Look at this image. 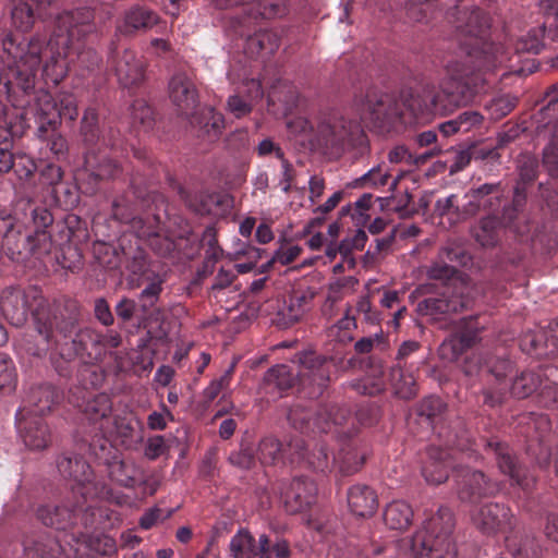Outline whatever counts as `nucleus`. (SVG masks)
Instances as JSON below:
<instances>
[{
	"label": "nucleus",
	"mask_w": 558,
	"mask_h": 558,
	"mask_svg": "<svg viewBox=\"0 0 558 558\" xmlns=\"http://www.w3.org/2000/svg\"><path fill=\"white\" fill-rule=\"evenodd\" d=\"M447 19L460 40L459 56L446 65L448 77L439 88L426 84L418 89H403L399 98L390 94L367 95L364 109L377 132L389 133L435 113L447 116L485 90L486 73L508 66L509 52L488 39L490 17L485 11L454 4Z\"/></svg>",
	"instance_id": "obj_1"
},
{
	"label": "nucleus",
	"mask_w": 558,
	"mask_h": 558,
	"mask_svg": "<svg viewBox=\"0 0 558 558\" xmlns=\"http://www.w3.org/2000/svg\"><path fill=\"white\" fill-rule=\"evenodd\" d=\"M80 320L81 306L71 299L63 300L52 310L38 311L36 330L46 344L27 342L26 352L35 357H43L50 351V363L62 377L71 375L78 356L86 355L92 361H104L98 330L78 329Z\"/></svg>",
	"instance_id": "obj_2"
},
{
	"label": "nucleus",
	"mask_w": 558,
	"mask_h": 558,
	"mask_svg": "<svg viewBox=\"0 0 558 558\" xmlns=\"http://www.w3.org/2000/svg\"><path fill=\"white\" fill-rule=\"evenodd\" d=\"M94 31V11L90 8H77L57 16L49 40L40 37L43 77L47 85L57 86L72 66L82 76L99 68L100 56L84 44L86 36Z\"/></svg>",
	"instance_id": "obj_3"
},
{
	"label": "nucleus",
	"mask_w": 558,
	"mask_h": 558,
	"mask_svg": "<svg viewBox=\"0 0 558 558\" xmlns=\"http://www.w3.org/2000/svg\"><path fill=\"white\" fill-rule=\"evenodd\" d=\"M3 52L11 60L0 66V110L9 113L4 106L9 102L14 109L21 110L15 121H27L28 112L43 94H49L37 87V72L43 62V43L39 36H34L28 43L20 40L12 32L0 34Z\"/></svg>",
	"instance_id": "obj_4"
},
{
	"label": "nucleus",
	"mask_w": 558,
	"mask_h": 558,
	"mask_svg": "<svg viewBox=\"0 0 558 558\" xmlns=\"http://www.w3.org/2000/svg\"><path fill=\"white\" fill-rule=\"evenodd\" d=\"M440 438H444L446 448L430 446L426 452V460L422 468V475L425 481L433 485H439L449 477V471L457 473L453 464L452 450L461 451L469 457H477L478 448L494 456L500 472L509 476L511 485H517L524 490L532 486V481L525 475L524 470L518 463L517 457L507 442L500 441L497 437L482 438L481 444L473 440L468 430L460 434L449 428L440 427L438 430Z\"/></svg>",
	"instance_id": "obj_5"
},
{
	"label": "nucleus",
	"mask_w": 558,
	"mask_h": 558,
	"mask_svg": "<svg viewBox=\"0 0 558 558\" xmlns=\"http://www.w3.org/2000/svg\"><path fill=\"white\" fill-rule=\"evenodd\" d=\"M50 210L29 197H19L13 209L0 208L2 247L12 258L48 254L52 247Z\"/></svg>",
	"instance_id": "obj_6"
},
{
	"label": "nucleus",
	"mask_w": 558,
	"mask_h": 558,
	"mask_svg": "<svg viewBox=\"0 0 558 558\" xmlns=\"http://www.w3.org/2000/svg\"><path fill=\"white\" fill-rule=\"evenodd\" d=\"M78 135L86 153L75 180L85 194H94L101 182L117 179L122 173L120 163L106 153L107 148L116 150L122 145L121 134L110 122L100 121L95 107H88L81 119Z\"/></svg>",
	"instance_id": "obj_7"
},
{
	"label": "nucleus",
	"mask_w": 558,
	"mask_h": 558,
	"mask_svg": "<svg viewBox=\"0 0 558 558\" xmlns=\"http://www.w3.org/2000/svg\"><path fill=\"white\" fill-rule=\"evenodd\" d=\"M287 128L293 135L307 136L315 145L332 156H341L348 150H356V154L364 155L368 149L367 136L361 123L340 111L324 114L316 129L304 117L289 120Z\"/></svg>",
	"instance_id": "obj_8"
},
{
	"label": "nucleus",
	"mask_w": 558,
	"mask_h": 558,
	"mask_svg": "<svg viewBox=\"0 0 558 558\" xmlns=\"http://www.w3.org/2000/svg\"><path fill=\"white\" fill-rule=\"evenodd\" d=\"M453 529L451 510L440 507L422 530L397 542V558H457Z\"/></svg>",
	"instance_id": "obj_9"
},
{
	"label": "nucleus",
	"mask_w": 558,
	"mask_h": 558,
	"mask_svg": "<svg viewBox=\"0 0 558 558\" xmlns=\"http://www.w3.org/2000/svg\"><path fill=\"white\" fill-rule=\"evenodd\" d=\"M37 105L27 111L28 119L37 125V136L46 142V147L58 159H65L69 151L66 138L58 131L62 119L73 122L78 116L77 100L73 94L62 93L58 99L51 94H43Z\"/></svg>",
	"instance_id": "obj_10"
},
{
	"label": "nucleus",
	"mask_w": 558,
	"mask_h": 558,
	"mask_svg": "<svg viewBox=\"0 0 558 558\" xmlns=\"http://www.w3.org/2000/svg\"><path fill=\"white\" fill-rule=\"evenodd\" d=\"M430 279L442 281L445 291L439 296L427 298L420 303V310L433 319L440 320L444 316L461 312L469 307L470 299L458 292L457 283L461 284L460 271L454 265L441 259L435 262L428 270Z\"/></svg>",
	"instance_id": "obj_11"
},
{
	"label": "nucleus",
	"mask_w": 558,
	"mask_h": 558,
	"mask_svg": "<svg viewBox=\"0 0 558 558\" xmlns=\"http://www.w3.org/2000/svg\"><path fill=\"white\" fill-rule=\"evenodd\" d=\"M59 473L73 482L72 496L84 501L108 499L111 496L109 484L96 475L89 462L74 452L63 453L57 461Z\"/></svg>",
	"instance_id": "obj_12"
},
{
	"label": "nucleus",
	"mask_w": 558,
	"mask_h": 558,
	"mask_svg": "<svg viewBox=\"0 0 558 558\" xmlns=\"http://www.w3.org/2000/svg\"><path fill=\"white\" fill-rule=\"evenodd\" d=\"M88 456L99 472H106L108 478L124 488H134L143 481L142 470L131 460H123L108 438L97 437L87 445Z\"/></svg>",
	"instance_id": "obj_13"
},
{
	"label": "nucleus",
	"mask_w": 558,
	"mask_h": 558,
	"mask_svg": "<svg viewBox=\"0 0 558 558\" xmlns=\"http://www.w3.org/2000/svg\"><path fill=\"white\" fill-rule=\"evenodd\" d=\"M78 381L80 385L69 389L68 402L78 408L92 423H99V426L109 424L112 412L110 396L105 392L92 395L88 390L101 381V376L92 367L85 366L80 372Z\"/></svg>",
	"instance_id": "obj_14"
},
{
	"label": "nucleus",
	"mask_w": 558,
	"mask_h": 558,
	"mask_svg": "<svg viewBox=\"0 0 558 558\" xmlns=\"http://www.w3.org/2000/svg\"><path fill=\"white\" fill-rule=\"evenodd\" d=\"M547 104L534 116L532 125L538 138L547 140L543 149V167L551 178L558 177V82L545 93Z\"/></svg>",
	"instance_id": "obj_15"
},
{
	"label": "nucleus",
	"mask_w": 558,
	"mask_h": 558,
	"mask_svg": "<svg viewBox=\"0 0 558 558\" xmlns=\"http://www.w3.org/2000/svg\"><path fill=\"white\" fill-rule=\"evenodd\" d=\"M351 418L350 411L337 404L311 405L296 403L288 412V421L301 433H329L332 427H343Z\"/></svg>",
	"instance_id": "obj_16"
},
{
	"label": "nucleus",
	"mask_w": 558,
	"mask_h": 558,
	"mask_svg": "<svg viewBox=\"0 0 558 558\" xmlns=\"http://www.w3.org/2000/svg\"><path fill=\"white\" fill-rule=\"evenodd\" d=\"M301 460H306L313 470L322 473L330 471L333 464L338 463L343 475H351L365 463L366 450L360 449L355 440H350L336 457L324 442H317L310 453L304 444V457L300 458L299 462Z\"/></svg>",
	"instance_id": "obj_17"
},
{
	"label": "nucleus",
	"mask_w": 558,
	"mask_h": 558,
	"mask_svg": "<svg viewBox=\"0 0 558 558\" xmlns=\"http://www.w3.org/2000/svg\"><path fill=\"white\" fill-rule=\"evenodd\" d=\"M62 301L53 304H45L44 298L36 289L27 291L15 287L5 288L0 298V312L13 326H22L27 320L28 313L32 312L36 322V313L40 310H52Z\"/></svg>",
	"instance_id": "obj_18"
},
{
	"label": "nucleus",
	"mask_w": 558,
	"mask_h": 558,
	"mask_svg": "<svg viewBox=\"0 0 558 558\" xmlns=\"http://www.w3.org/2000/svg\"><path fill=\"white\" fill-rule=\"evenodd\" d=\"M298 361L300 387L310 398H318L330 381V374L335 368L332 359L315 352H302Z\"/></svg>",
	"instance_id": "obj_19"
},
{
	"label": "nucleus",
	"mask_w": 558,
	"mask_h": 558,
	"mask_svg": "<svg viewBox=\"0 0 558 558\" xmlns=\"http://www.w3.org/2000/svg\"><path fill=\"white\" fill-rule=\"evenodd\" d=\"M545 21L542 25L531 27L524 34L517 36L512 43L515 54L541 53L547 46V40L558 41V0L553 1L545 10Z\"/></svg>",
	"instance_id": "obj_20"
},
{
	"label": "nucleus",
	"mask_w": 558,
	"mask_h": 558,
	"mask_svg": "<svg viewBox=\"0 0 558 558\" xmlns=\"http://www.w3.org/2000/svg\"><path fill=\"white\" fill-rule=\"evenodd\" d=\"M489 319L484 314L462 317L454 322L453 332L442 342L441 350H450L457 359L481 340V333L487 328Z\"/></svg>",
	"instance_id": "obj_21"
},
{
	"label": "nucleus",
	"mask_w": 558,
	"mask_h": 558,
	"mask_svg": "<svg viewBox=\"0 0 558 558\" xmlns=\"http://www.w3.org/2000/svg\"><path fill=\"white\" fill-rule=\"evenodd\" d=\"M472 520L477 530L486 535L510 533L515 527L511 509L501 502H487L473 514Z\"/></svg>",
	"instance_id": "obj_22"
},
{
	"label": "nucleus",
	"mask_w": 558,
	"mask_h": 558,
	"mask_svg": "<svg viewBox=\"0 0 558 558\" xmlns=\"http://www.w3.org/2000/svg\"><path fill=\"white\" fill-rule=\"evenodd\" d=\"M73 505L69 504H46L38 507L36 511L37 519L43 524L56 530L65 531L76 523L80 512L92 509L90 501H84L78 497Z\"/></svg>",
	"instance_id": "obj_23"
},
{
	"label": "nucleus",
	"mask_w": 558,
	"mask_h": 558,
	"mask_svg": "<svg viewBox=\"0 0 558 558\" xmlns=\"http://www.w3.org/2000/svg\"><path fill=\"white\" fill-rule=\"evenodd\" d=\"M108 63L114 70L118 81L123 87L137 86L144 81L145 62L131 49L112 50Z\"/></svg>",
	"instance_id": "obj_24"
},
{
	"label": "nucleus",
	"mask_w": 558,
	"mask_h": 558,
	"mask_svg": "<svg viewBox=\"0 0 558 558\" xmlns=\"http://www.w3.org/2000/svg\"><path fill=\"white\" fill-rule=\"evenodd\" d=\"M304 457V440L302 437H292L288 444L281 442L274 436H266L258 445V458L263 464H275L288 460L299 462Z\"/></svg>",
	"instance_id": "obj_25"
},
{
	"label": "nucleus",
	"mask_w": 558,
	"mask_h": 558,
	"mask_svg": "<svg viewBox=\"0 0 558 558\" xmlns=\"http://www.w3.org/2000/svg\"><path fill=\"white\" fill-rule=\"evenodd\" d=\"M281 498L289 513L307 510L316 501L317 486L307 476H296L290 483L281 484Z\"/></svg>",
	"instance_id": "obj_26"
},
{
	"label": "nucleus",
	"mask_w": 558,
	"mask_h": 558,
	"mask_svg": "<svg viewBox=\"0 0 558 558\" xmlns=\"http://www.w3.org/2000/svg\"><path fill=\"white\" fill-rule=\"evenodd\" d=\"M63 399V393L51 384L43 383L29 388L23 407L17 415H27L43 418L50 413Z\"/></svg>",
	"instance_id": "obj_27"
},
{
	"label": "nucleus",
	"mask_w": 558,
	"mask_h": 558,
	"mask_svg": "<svg viewBox=\"0 0 558 558\" xmlns=\"http://www.w3.org/2000/svg\"><path fill=\"white\" fill-rule=\"evenodd\" d=\"M457 476L461 477L458 493L462 501L474 502L478 499L494 496L500 489L497 482L488 478L481 471L459 468Z\"/></svg>",
	"instance_id": "obj_28"
},
{
	"label": "nucleus",
	"mask_w": 558,
	"mask_h": 558,
	"mask_svg": "<svg viewBox=\"0 0 558 558\" xmlns=\"http://www.w3.org/2000/svg\"><path fill=\"white\" fill-rule=\"evenodd\" d=\"M58 0H19L11 12L12 24L23 33L31 31L37 19L52 16Z\"/></svg>",
	"instance_id": "obj_29"
},
{
	"label": "nucleus",
	"mask_w": 558,
	"mask_h": 558,
	"mask_svg": "<svg viewBox=\"0 0 558 558\" xmlns=\"http://www.w3.org/2000/svg\"><path fill=\"white\" fill-rule=\"evenodd\" d=\"M131 270L134 274L141 272V280L145 287L140 294V302L144 311H149L159 301L163 290L162 286L166 282V276L165 274L146 268L145 259L142 256L134 258Z\"/></svg>",
	"instance_id": "obj_30"
},
{
	"label": "nucleus",
	"mask_w": 558,
	"mask_h": 558,
	"mask_svg": "<svg viewBox=\"0 0 558 558\" xmlns=\"http://www.w3.org/2000/svg\"><path fill=\"white\" fill-rule=\"evenodd\" d=\"M140 182L136 177L131 179V191L116 197L112 202V217L123 223H133L136 226L141 222L137 220V203L144 202L148 187L141 190L138 186Z\"/></svg>",
	"instance_id": "obj_31"
},
{
	"label": "nucleus",
	"mask_w": 558,
	"mask_h": 558,
	"mask_svg": "<svg viewBox=\"0 0 558 558\" xmlns=\"http://www.w3.org/2000/svg\"><path fill=\"white\" fill-rule=\"evenodd\" d=\"M211 4L218 10L236 5L247 7L246 13L254 20L281 17L287 13V7L282 0H213Z\"/></svg>",
	"instance_id": "obj_32"
},
{
	"label": "nucleus",
	"mask_w": 558,
	"mask_h": 558,
	"mask_svg": "<svg viewBox=\"0 0 558 558\" xmlns=\"http://www.w3.org/2000/svg\"><path fill=\"white\" fill-rule=\"evenodd\" d=\"M16 422L26 447L32 450H43L50 445V430L43 418L16 414Z\"/></svg>",
	"instance_id": "obj_33"
},
{
	"label": "nucleus",
	"mask_w": 558,
	"mask_h": 558,
	"mask_svg": "<svg viewBox=\"0 0 558 558\" xmlns=\"http://www.w3.org/2000/svg\"><path fill=\"white\" fill-rule=\"evenodd\" d=\"M161 22L160 16L151 9L144 5L130 8L118 24L117 31L125 36H133L140 32H147Z\"/></svg>",
	"instance_id": "obj_34"
},
{
	"label": "nucleus",
	"mask_w": 558,
	"mask_h": 558,
	"mask_svg": "<svg viewBox=\"0 0 558 558\" xmlns=\"http://www.w3.org/2000/svg\"><path fill=\"white\" fill-rule=\"evenodd\" d=\"M0 110V173L8 172L14 166L15 157L11 153L13 140L20 137L25 128L29 126L27 121L7 120V114Z\"/></svg>",
	"instance_id": "obj_35"
},
{
	"label": "nucleus",
	"mask_w": 558,
	"mask_h": 558,
	"mask_svg": "<svg viewBox=\"0 0 558 558\" xmlns=\"http://www.w3.org/2000/svg\"><path fill=\"white\" fill-rule=\"evenodd\" d=\"M169 96L180 114L189 117L197 104V92L193 82L183 73L174 74L169 82Z\"/></svg>",
	"instance_id": "obj_36"
},
{
	"label": "nucleus",
	"mask_w": 558,
	"mask_h": 558,
	"mask_svg": "<svg viewBox=\"0 0 558 558\" xmlns=\"http://www.w3.org/2000/svg\"><path fill=\"white\" fill-rule=\"evenodd\" d=\"M26 558H68L59 539L49 533L27 536L23 542Z\"/></svg>",
	"instance_id": "obj_37"
},
{
	"label": "nucleus",
	"mask_w": 558,
	"mask_h": 558,
	"mask_svg": "<svg viewBox=\"0 0 558 558\" xmlns=\"http://www.w3.org/2000/svg\"><path fill=\"white\" fill-rule=\"evenodd\" d=\"M347 500L350 510L359 517H372L378 508V496L367 484L357 483L349 487Z\"/></svg>",
	"instance_id": "obj_38"
},
{
	"label": "nucleus",
	"mask_w": 558,
	"mask_h": 558,
	"mask_svg": "<svg viewBox=\"0 0 558 558\" xmlns=\"http://www.w3.org/2000/svg\"><path fill=\"white\" fill-rule=\"evenodd\" d=\"M267 543V534L263 533L256 539L247 530H239L229 544V549L233 558H262Z\"/></svg>",
	"instance_id": "obj_39"
},
{
	"label": "nucleus",
	"mask_w": 558,
	"mask_h": 558,
	"mask_svg": "<svg viewBox=\"0 0 558 558\" xmlns=\"http://www.w3.org/2000/svg\"><path fill=\"white\" fill-rule=\"evenodd\" d=\"M313 293L306 291H294L286 302L283 308L279 311L276 323L282 328H289L299 322L310 310Z\"/></svg>",
	"instance_id": "obj_40"
},
{
	"label": "nucleus",
	"mask_w": 558,
	"mask_h": 558,
	"mask_svg": "<svg viewBox=\"0 0 558 558\" xmlns=\"http://www.w3.org/2000/svg\"><path fill=\"white\" fill-rule=\"evenodd\" d=\"M191 123L198 128L203 135L215 141L225 129V117L213 107H204L192 114Z\"/></svg>",
	"instance_id": "obj_41"
},
{
	"label": "nucleus",
	"mask_w": 558,
	"mask_h": 558,
	"mask_svg": "<svg viewBox=\"0 0 558 558\" xmlns=\"http://www.w3.org/2000/svg\"><path fill=\"white\" fill-rule=\"evenodd\" d=\"M264 383L269 388H276L282 392L287 391L296 384L300 385L298 366L286 364L275 365L266 372Z\"/></svg>",
	"instance_id": "obj_42"
},
{
	"label": "nucleus",
	"mask_w": 558,
	"mask_h": 558,
	"mask_svg": "<svg viewBox=\"0 0 558 558\" xmlns=\"http://www.w3.org/2000/svg\"><path fill=\"white\" fill-rule=\"evenodd\" d=\"M483 116L474 110H465L456 118L438 125L439 133L444 137H450L458 133H468L473 128L481 125Z\"/></svg>",
	"instance_id": "obj_43"
},
{
	"label": "nucleus",
	"mask_w": 558,
	"mask_h": 558,
	"mask_svg": "<svg viewBox=\"0 0 558 558\" xmlns=\"http://www.w3.org/2000/svg\"><path fill=\"white\" fill-rule=\"evenodd\" d=\"M501 221L496 215H487L472 228V235L483 247H494L500 240Z\"/></svg>",
	"instance_id": "obj_44"
},
{
	"label": "nucleus",
	"mask_w": 558,
	"mask_h": 558,
	"mask_svg": "<svg viewBox=\"0 0 558 558\" xmlns=\"http://www.w3.org/2000/svg\"><path fill=\"white\" fill-rule=\"evenodd\" d=\"M279 45L280 37L276 32L260 29L247 37L245 51L252 57L262 52L272 54L279 48Z\"/></svg>",
	"instance_id": "obj_45"
},
{
	"label": "nucleus",
	"mask_w": 558,
	"mask_h": 558,
	"mask_svg": "<svg viewBox=\"0 0 558 558\" xmlns=\"http://www.w3.org/2000/svg\"><path fill=\"white\" fill-rule=\"evenodd\" d=\"M447 404L441 398L429 396L424 398L416 405V414L420 418L424 420L433 429H437V425L441 423L444 413L446 412Z\"/></svg>",
	"instance_id": "obj_46"
},
{
	"label": "nucleus",
	"mask_w": 558,
	"mask_h": 558,
	"mask_svg": "<svg viewBox=\"0 0 558 558\" xmlns=\"http://www.w3.org/2000/svg\"><path fill=\"white\" fill-rule=\"evenodd\" d=\"M189 206L198 215L218 216L222 211L225 197L218 193L201 192L194 199L184 196Z\"/></svg>",
	"instance_id": "obj_47"
},
{
	"label": "nucleus",
	"mask_w": 558,
	"mask_h": 558,
	"mask_svg": "<svg viewBox=\"0 0 558 558\" xmlns=\"http://www.w3.org/2000/svg\"><path fill=\"white\" fill-rule=\"evenodd\" d=\"M413 510L404 501H392L384 512V520L388 527L392 530H404L411 524Z\"/></svg>",
	"instance_id": "obj_48"
},
{
	"label": "nucleus",
	"mask_w": 558,
	"mask_h": 558,
	"mask_svg": "<svg viewBox=\"0 0 558 558\" xmlns=\"http://www.w3.org/2000/svg\"><path fill=\"white\" fill-rule=\"evenodd\" d=\"M543 371H524L518 375L511 385V393L518 399H524L531 396L543 385Z\"/></svg>",
	"instance_id": "obj_49"
},
{
	"label": "nucleus",
	"mask_w": 558,
	"mask_h": 558,
	"mask_svg": "<svg viewBox=\"0 0 558 558\" xmlns=\"http://www.w3.org/2000/svg\"><path fill=\"white\" fill-rule=\"evenodd\" d=\"M440 153L441 148L435 146L430 147L423 154L414 155L404 145H399L389 151L388 159L391 163L404 162L409 166H421L424 165L427 160L438 156Z\"/></svg>",
	"instance_id": "obj_50"
},
{
	"label": "nucleus",
	"mask_w": 558,
	"mask_h": 558,
	"mask_svg": "<svg viewBox=\"0 0 558 558\" xmlns=\"http://www.w3.org/2000/svg\"><path fill=\"white\" fill-rule=\"evenodd\" d=\"M390 377L397 397L410 400L416 396L417 385L413 374L405 373L403 367H392Z\"/></svg>",
	"instance_id": "obj_51"
},
{
	"label": "nucleus",
	"mask_w": 558,
	"mask_h": 558,
	"mask_svg": "<svg viewBox=\"0 0 558 558\" xmlns=\"http://www.w3.org/2000/svg\"><path fill=\"white\" fill-rule=\"evenodd\" d=\"M101 435H95L92 439H96L97 437H105L107 435H116L122 439L123 442L133 440L134 437V425L131 418L126 416H114L113 420L110 418V423L105 426H99Z\"/></svg>",
	"instance_id": "obj_52"
},
{
	"label": "nucleus",
	"mask_w": 558,
	"mask_h": 558,
	"mask_svg": "<svg viewBox=\"0 0 558 558\" xmlns=\"http://www.w3.org/2000/svg\"><path fill=\"white\" fill-rule=\"evenodd\" d=\"M132 126L147 133L153 130L156 123L155 111L144 100L136 99L131 106Z\"/></svg>",
	"instance_id": "obj_53"
},
{
	"label": "nucleus",
	"mask_w": 558,
	"mask_h": 558,
	"mask_svg": "<svg viewBox=\"0 0 558 558\" xmlns=\"http://www.w3.org/2000/svg\"><path fill=\"white\" fill-rule=\"evenodd\" d=\"M93 254L98 264L106 269H117L122 264L123 254L106 242L97 241L94 243Z\"/></svg>",
	"instance_id": "obj_54"
},
{
	"label": "nucleus",
	"mask_w": 558,
	"mask_h": 558,
	"mask_svg": "<svg viewBox=\"0 0 558 558\" xmlns=\"http://www.w3.org/2000/svg\"><path fill=\"white\" fill-rule=\"evenodd\" d=\"M438 258L441 262H449L451 265L466 266L471 262V255L468 253L465 247L457 242H448L438 254Z\"/></svg>",
	"instance_id": "obj_55"
},
{
	"label": "nucleus",
	"mask_w": 558,
	"mask_h": 558,
	"mask_svg": "<svg viewBox=\"0 0 558 558\" xmlns=\"http://www.w3.org/2000/svg\"><path fill=\"white\" fill-rule=\"evenodd\" d=\"M17 385V372L13 360L0 353V390L13 391Z\"/></svg>",
	"instance_id": "obj_56"
},
{
	"label": "nucleus",
	"mask_w": 558,
	"mask_h": 558,
	"mask_svg": "<svg viewBox=\"0 0 558 558\" xmlns=\"http://www.w3.org/2000/svg\"><path fill=\"white\" fill-rule=\"evenodd\" d=\"M54 203L64 208H71L78 203L76 186L65 181L59 184L50 192Z\"/></svg>",
	"instance_id": "obj_57"
},
{
	"label": "nucleus",
	"mask_w": 558,
	"mask_h": 558,
	"mask_svg": "<svg viewBox=\"0 0 558 558\" xmlns=\"http://www.w3.org/2000/svg\"><path fill=\"white\" fill-rule=\"evenodd\" d=\"M388 338L380 329L379 332L359 339L354 343V351L356 354L363 355L368 354L374 350L385 351L388 348Z\"/></svg>",
	"instance_id": "obj_58"
},
{
	"label": "nucleus",
	"mask_w": 558,
	"mask_h": 558,
	"mask_svg": "<svg viewBox=\"0 0 558 558\" xmlns=\"http://www.w3.org/2000/svg\"><path fill=\"white\" fill-rule=\"evenodd\" d=\"M481 186L492 187L485 195H481L480 207L481 210L487 211L488 215H495L501 205V198L504 196V190L501 183H485Z\"/></svg>",
	"instance_id": "obj_59"
},
{
	"label": "nucleus",
	"mask_w": 558,
	"mask_h": 558,
	"mask_svg": "<svg viewBox=\"0 0 558 558\" xmlns=\"http://www.w3.org/2000/svg\"><path fill=\"white\" fill-rule=\"evenodd\" d=\"M492 187L489 186H478L476 189L470 190L464 195V203L461 205L460 210V219H466L469 217L475 216L481 211L480 207V198L481 195H485L487 193V190L489 191Z\"/></svg>",
	"instance_id": "obj_60"
},
{
	"label": "nucleus",
	"mask_w": 558,
	"mask_h": 558,
	"mask_svg": "<svg viewBox=\"0 0 558 558\" xmlns=\"http://www.w3.org/2000/svg\"><path fill=\"white\" fill-rule=\"evenodd\" d=\"M100 338L101 353L104 360L107 356L113 357L116 361L119 359V353L114 350L122 344V336L114 329H107L105 331L98 330Z\"/></svg>",
	"instance_id": "obj_61"
},
{
	"label": "nucleus",
	"mask_w": 558,
	"mask_h": 558,
	"mask_svg": "<svg viewBox=\"0 0 558 558\" xmlns=\"http://www.w3.org/2000/svg\"><path fill=\"white\" fill-rule=\"evenodd\" d=\"M542 342H544L546 349L544 353L554 352L558 349V320L550 324L548 331L533 336L530 339V344L533 350L541 349Z\"/></svg>",
	"instance_id": "obj_62"
},
{
	"label": "nucleus",
	"mask_w": 558,
	"mask_h": 558,
	"mask_svg": "<svg viewBox=\"0 0 558 558\" xmlns=\"http://www.w3.org/2000/svg\"><path fill=\"white\" fill-rule=\"evenodd\" d=\"M537 401L543 408L558 410V385L547 378H543V385L537 395Z\"/></svg>",
	"instance_id": "obj_63"
},
{
	"label": "nucleus",
	"mask_w": 558,
	"mask_h": 558,
	"mask_svg": "<svg viewBox=\"0 0 558 558\" xmlns=\"http://www.w3.org/2000/svg\"><path fill=\"white\" fill-rule=\"evenodd\" d=\"M268 545L265 546V554L262 555V558H291L292 550L290 547V543L279 536H276L274 539L267 535Z\"/></svg>",
	"instance_id": "obj_64"
}]
</instances>
